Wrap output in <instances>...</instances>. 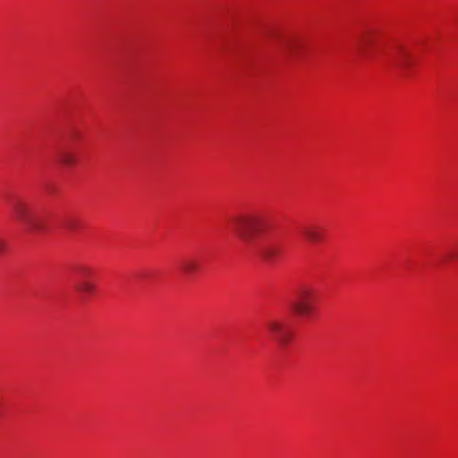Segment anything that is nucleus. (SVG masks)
<instances>
[{"mask_svg":"<svg viewBox=\"0 0 458 458\" xmlns=\"http://www.w3.org/2000/svg\"><path fill=\"white\" fill-rule=\"evenodd\" d=\"M359 45L364 54L381 53L401 72H406L413 64V55L407 46L400 42L389 45L381 42V34L377 30H364L359 38Z\"/></svg>","mask_w":458,"mask_h":458,"instance_id":"nucleus-1","label":"nucleus"},{"mask_svg":"<svg viewBox=\"0 0 458 458\" xmlns=\"http://www.w3.org/2000/svg\"><path fill=\"white\" fill-rule=\"evenodd\" d=\"M233 232L248 246H252L264 232L265 219L256 214H242L230 219Z\"/></svg>","mask_w":458,"mask_h":458,"instance_id":"nucleus-2","label":"nucleus"},{"mask_svg":"<svg viewBox=\"0 0 458 458\" xmlns=\"http://www.w3.org/2000/svg\"><path fill=\"white\" fill-rule=\"evenodd\" d=\"M15 219L20 222L26 231L32 233H41L46 228V222L42 216L36 214L30 205L19 199L13 205Z\"/></svg>","mask_w":458,"mask_h":458,"instance_id":"nucleus-3","label":"nucleus"},{"mask_svg":"<svg viewBox=\"0 0 458 458\" xmlns=\"http://www.w3.org/2000/svg\"><path fill=\"white\" fill-rule=\"evenodd\" d=\"M315 294L310 288L299 290L290 302V308L294 314L301 318H309L314 311Z\"/></svg>","mask_w":458,"mask_h":458,"instance_id":"nucleus-4","label":"nucleus"},{"mask_svg":"<svg viewBox=\"0 0 458 458\" xmlns=\"http://www.w3.org/2000/svg\"><path fill=\"white\" fill-rule=\"evenodd\" d=\"M266 327L268 335L279 344H286L292 337V332L283 320L270 319L267 322Z\"/></svg>","mask_w":458,"mask_h":458,"instance_id":"nucleus-5","label":"nucleus"},{"mask_svg":"<svg viewBox=\"0 0 458 458\" xmlns=\"http://www.w3.org/2000/svg\"><path fill=\"white\" fill-rule=\"evenodd\" d=\"M302 38L295 35H288L278 38L279 47L286 55L289 56L297 55L299 50L302 47Z\"/></svg>","mask_w":458,"mask_h":458,"instance_id":"nucleus-6","label":"nucleus"},{"mask_svg":"<svg viewBox=\"0 0 458 458\" xmlns=\"http://www.w3.org/2000/svg\"><path fill=\"white\" fill-rule=\"evenodd\" d=\"M304 239L312 244L319 243L324 238V229L318 225H310L301 229Z\"/></svg>","mask_w":458,"mask_h":458,"instance_id":"nucleus-7","label":"nucleus"},{"mask_svg":"<svg viewBox=\"0 0 458 458\" xmlns=\"http://www.w3.org/2000/svg\"><path fill=\"white\" fill-rule=\"evenodd\" d=\"M79 273L81 278L75 283L74 289L82 295L93 294L96 291V285L86 278L87 270L81 269Z\"/></svg>","mask_w":458,"mask_h":458,"instance_id":"nucleus-8","label":"nucleus"},{"mask_svg":"<svg viewBox=\"0 0 458 458\" xmlns=\"http://www.w3.org/2000/svg\"><path fill=\"white\" fill-rule=\"evenodd\" d=\"M259 254L267 262L273 263L281 254V248L277 245L267 244L260 248Z\"/></svg>","mask_w":458,"mask_h":458,"instance_id":"nucleus-9","label":"nucleus"},{"mask_svg":"<svg viewBox=\"0 0 458 458\" xmlns=\"http://www.w3.org/2000/svg\"><path fill=\"white\" fill-rule=\"evenodd\" d=\"M199 268L200 263L195 258L185 259L181 263V270L187 276H193L199 270Z\"/></svg>","mask_w":458,"mask_h":458,"instance_id":"nucleus-10","label":"nucleus"},{"mask_svg":"<svg viewBox=\"0 0 458 458\" xmlns=\"http://www.w3.org/2000/svg\"><path fill=\"white\" fill-rule=\"evenodd\" d=\"M59 161L64 165H67V166H71V165H73L76 164L77 162V157L76 156L72 153V152H69V151H62L60 154H59Z\"/></svg>","mask_w":458,"mask_h":458,"instance_id":"nucleus-11","label":"nucleus"},{"mask_svg":"<svg viewBox=\"0 0 458 458\" xmlns=\"http://www.w3.org/2000/svg\"><path fill=\"white\" fill-rule=\"evenodd\" d=\"M6 249V242L3 240H0V254L3 253Z\"/></svg>","mask_w":458,"mask_h":458,"instance_id":"nucleus-12","label":"nucleus"}]
</instances>
